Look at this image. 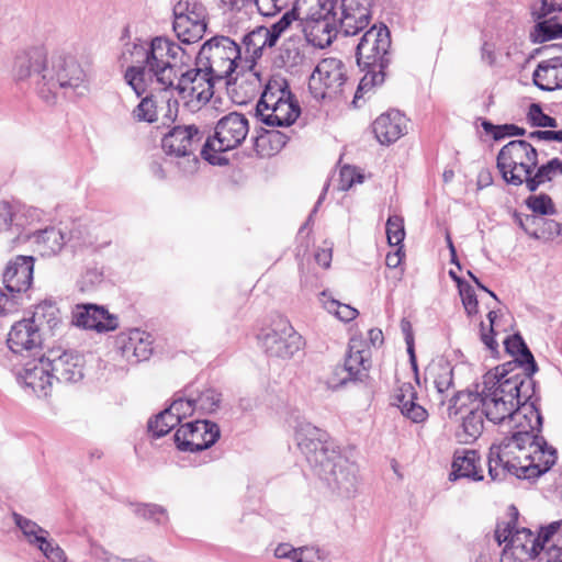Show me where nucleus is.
Returning <instances> with one entry per match:
<instances>
[{"instance_id": "f257e3e1", "label": "nucleus", "mask_w": 562, "mask_h": 562, "mask_svg": "<svg viewBox=\"0 0 562 562\" xmlns=\"http://www.w3.org/2000/svg\"><path fill=\"white\" fill-rule=\"evenodd\" d=\"M183 56V48L165 36L126 43L120 56L122 65H127L124 79L138 97L149 86L170 94L166 114L169 121H175L178 113L176 95L191 110H199L211 100L214 83L221 80L203 67L184 69Z\"/></svg>"}, {"instance_id": "f03ea898", "label": "nucleus", "mask_w": 562, "mask_h": 562, "mask_svg": "<svg viewBox=\"0 0 562 562\" xmlns=\"http://www.w3.org/2000/svg\"><path fill=\"white\" fill-rule=\"evenodd\" d=\"M472 392L486 419L506 428L505 432L513 435L515 430L542 426L540 412L528 403L535 393L533 381L529 376L509 372L487 373Z\"/></svg>"}, {"instance_id": "7ed1b4c3", "label": "nucleus", "mask_w": 562, "mask_h": 562, "mask_svg": "<svg viewBox=\"0 0 562 562\" xmlns=\"http://www.w3.org/2000/svg\"><path fill=\"white\" fill-rule=\"evenodd\" d=\"M540 430L541 427L515 430L491 446L487 467L492 481L502 480L506 473L533 479L550 470L557 461V450L538 435Z\"/></svg>"}, {"instance_id": "20e7f679", "label": "nucleus", "mask_w": 562, "mask_h": 562, "mask_svg": "<svg viewBox=\"0 0 562 562\" xmlns=\"http://www.w3.org/2000/svg\"><path fill=\"white\" fill-rule=\"evenodd\" d=\"M58 89L82 95L89 90V67L63 48H43L37 56V95L54 103Z\"/></svg>"}, {"instance_id": "39448f33", "label": "nucleus", "mask_w": 562, "mask_h": 562, "mask_svg": "<svg viewBox=\"0 0 562 562\" xmlns=\"http://www.w3.org/2000/svg\"><path fill=\"white\" fill-rule=\"evenodd\" d=\"M390 32L386 26H372L361 37L357 46V63L364 72L352 103L357 105L359 99L381 86L385 80V68L390 64Z\"/></svg>"}, {"instance_id": "423d86ee", "label": "nucleus", "mask_w": 562, "mask_h": 562, "mask_svg": "<svg viewBox=\"0 0 562 562\" xmlns=\"http://www.w3.org/2000/svg\"><path fill=\"white\" fill-rule=\"evenodd\" d=\"M514 512L508 520L497 522L494 537L499 546H504L501 554V562H529L535 560L542 550V541L546 536L551 537L559 531L561 521H553L542 527L539 532H533L529 528L517 527L518 512L516 507H510Z\"/></svg>"}, {"instance_id": "0eeeda50", "label": "nucleus", "mask_w": 562, "mask_h": 562, "mask_svg": "<svg viewBox=\"0 0 562 562\" xmlns=\"http://www.w3.org/2000/svg\"><path fill=\"white\" fill-rule=\"evenodd\" d=\"M300 113V106L286 80L282 77L270 78L256 106L259 120L269 126L284 127L292 125Z\"/></svg>"}, {"instance_id": "6e6552de", "label": "nucleus", "mask_w": 562, "mask_h": 562, "mask_svg": "<svg viewBox=\"0 0 562 562\" xmlns=\"http://www.w3.org/2000/svg\"><path fill=\"white\" fill-rule=\"evenodd\" d=\"M196 66L209 70L213 77L231 80L243 68V50L240 44L226 35H214L206 40L196 55Z\"/></svg>"}, {"instance_id": "1a4fd4ad", "label": "nucleus", "mask_w": 562, "mask_h": 562, "mask_svg": "<svg viewBox=\"0 0 562 562\" xmlns=\"http://www.w3.org/2000/svg\"><path fill=\"white\" fill-rule=\"evenodd\" d=\"M538 166V151L527 140L517 139L507 143L497 154V169L507 184H526Z\"/></svg>"}, {"instance_id": "9d476101", "label": "nucleus", "mask_w": 562, "mask_h": 562, "mask_svg": "<svg viewBox=\"0 0 562 562\" xmlns=\"http://www.w3.org/2000/svg\"><path fill=\"white\" fill-rule=\"evenodd\" d=\"M248 133L247 117L244 114L231 112L217 121L214 135L206 139L201 154L210 164H220L216 154L237 148L244 143Z\"/></svg>"}, {"instance_id": "9b49d317", "label": "nucleus", "mask_w": 562, "mask_h": 562, "mask_svg": "<svg viewBox=\"0 0 562 562\" xmlns=\"http://www.w3.org/2000/svg\"><path fill=\"white\" fill-rule=\"evenodd\" d=\"M35 313L30 317L16 322L9 333L8 346L14 353L22 355L24 351L31 358L22 369H16L15 380L23 391L31 395L35 390V363L33 359V347L35 337Z\"/></svg>"}, {"instance_id": "f8f14e48", "label": "nucleus", "mask_w": 562, "mask_h": 562, "mask_svg": "<svg viewBox=\"0 0 562 562\" xmlns=\"http://www.w3.org/2000/svg\"><path fill=\"white\" fill-rule=\"evenodd\" d=\"M472 391L459 392L454 395L447 407L449 418L461 416V424L456 431V436L461 443H471L475 441L484 428V412L480 403L474 402Z\"/></svg>"}, {"instance_id": "ddd939ff", "label": "nucleus", "mask_w": 562, "mask_h": 562, "mask_svg": "<svg viewBox=\"0 0 562 562\" xmlns=\"http://www.w3.org/2000/svg\"><path fill=\"white\" fill-rule=\"evenodd\" d=\"M172 29L183 44L202 40L207 29L206 8L196 0H176L172 7Z\"/></svg>"}, {"instance_id": "4468645a", "label": "nucleus", "mask_w": 562, "mask_h": 562, "mask_svg": "<svg viewBox=\"0 0 562 562\" xmlns=\"http://www.w3.org/2000/svg\"><path fill=\"white\" fill-rule=\"evenodd\" d=\"M258 341L268 357L283 360L293 358L304 346L303 337L285 319H280L262 330Z\"/></svg>"}, {"instance_id": "2eb2a0df", "label": "nucleus", "mask_w": 562, "mask_h": 562, "mask_svg": "<svg viewBox=\"0 0 562 562\" xmlns=\"http://www.w3.org/2000/svg\"><path fill=\"white\" fill-rule=\"evenodd\" d=\"M79 358L68 352L58 353L50 351L37 360V371L42 372L37 386L43 391L44 396L48 395L47 389L52 387L54 381L78 382L82 379V370L78 363Z\"/></svg>"}, {"instance_id": "dca6fc26", "label": "nucleus", "mask_w": 562, "mask_h": 562, "mask_svg": "<svg viewBox=\"0 0 562 562\" xmlns=\"http://www.w3.org/2000/svg\"><path fill=\"white\" fill-rule=\"evenodd\" d=\"M201 139L200 131L194 125L175 126L167 133L161 146L167 155L183 158L179 167L184 175H192L198 170L199 159L194 155V147Z\"/></svg>"}, {"instance_id": "f3484780", "label": "nucleus", "mask_w": 562, "mask_h": 562, "mask_svg": "<svg viewBox=\"0 0 562 562\" xmlns=\"http://www.w3.org/2000/svg\"><path fill=\"white\" fill-rule=\"evenodd\" d=\"M347 81L345 64L337 58L329 57L322 59L308 81V87L314 98H331L342 92Z\"/></svg>"}, {"instance_id": "a211bd4d", "label": "nucleus", "mask_w": 562, "mask_h": 562, "mask_svg": "<svg viewBox=\"0 0 562 562\" xmlns=\"http://www.w3.org/2000/svg\"><path fill=\"white\" fill-rule=\"evenodd\" d=\"M294 438L299 449L311 465H330L329 454L334 449L327 442L328 435L326 431L307 420H297L294 427Z\"/></svg>"}, {"instance_id": "6ab92c4d", "label": "nucleus", "mask_w": 562, "mask_h": 562, "mask_svg": "<svg viewBox=\"0 0 562 562\" xmlns=\"http://www.w3.org/2000/svg\"><path fill=\"white\" fill-rule=\"evenodd\" d=\"M243 63L250 69L248 78L240 82V87L245 83L246 93L251 97L259 92L263 81L260 75L252 71L256 60L262 56L266 47L274 46V43L268 35L266 26H258L245 34L241 38Z\"/></svg>"}, {"instance_id": "aec40b11", "label": "nucleus", "mask_w": 562, "mask_h": 562, "mask_svg": "<svg viewBox=\"0 0 562 562\" xmlns=\"http://www.w3.org/2000/svg\"><path fill=\"white\" fill-rule=\"evenodd\" d=\"M220 428L209 420H195L181 425L175 434L180 451L196 452L213 446L220 438Z\"/></svg>"}, {"instance_id": "412c9836", "label": "nucleus", "mask_w": 562, "mask_h": 562, "mask_svg": "<svg viewBox=\"0 0 562 562\" xmlns=\"http://www.w3.org/2000/svg\"><path fill=\"white\" fill-rule=\"evenodd\" d=\"M330 465H318L328 485L337 488L342 495L350 496L357 484L358 469L335 450L330 452Z\"/></svg>"}, {"instance_id": "4be33fe9", "label": "nucleus", "mask_w": 562, "mask_h": 562, "mask_svg": "<svg viewBox=\"0 0 562 562\" xmlns=\"http://www.w3.org/2000/svg\"><path fill=\"white\" fill-rule=\"evenodd\" d=\"M430 401L439 408L459 393L453 390V369L448 362H437L429 366L425 378Z\"/></svg>"}, {"instance_id": "5701e85b", "label": "nucleus", "mask_w": 562, "mask_h": 562, "mask_svg": "<svg viewBox=\"0 0 562 562\" xmlns=\"http://www.w3.org/2000/svg\"><path fill=\"white\" fill-rule=\"evenodd\" d=\"M71 324L78 328L105 333L117 328V318L95 304H77L71 312Z\"/></svg>"}, {"instance_id": "b1692460", "label": "nucleus", "mask_w": 562, "mask_h": 562, "mask_svg": "<svg viewBox=\"0 0 562 562\" xmlns=\"http://www.w3.org/2000/svg\"><path fill=\"white\" fill-rule=\"evenodd\" d=\"M34 258L32 256H15L5 266L2 281L11 293L26 292L33 281Z\"/></svg>"}, {"instance_id": "393cba45", "label": "nucleus", "mask_w": 562, "mask_h": 562, "mask_svg": "<svg viewBox=\"0 0 562 562\" xmlns=\"http://www.w3.org/2000/svg\"><path fill=\"white\" fill-rule=\"evenodd\" d=\"M305 38L313 46L325 48L329 46L338 33L336 14L299 20Z\"/></svg>"}, {"instance_id": "a878e982", "label": "nucleus", "mask_w": 562, "mask_h": 562, "mask_svg": "<svg viewBox=\"0 0 562 562\" xmlns=\"http://www.w3.org/2000/svg\"><path fill=\"white\" fill-rule=\"evenodd\" d=\"M116 344L127 360H147L153 351L151 336L140 329H132L120 334Z\"/></svg>"}, {"instance_id": "bb28decb", "label": "nucleus", "mask_w": 562, "mask_h": 562, "mask_svg": "<svg viewBox=\"0 0 562 562\" xmlns=\"http://www.w3.org/2000/svg\"><path fill=\"white\" fill-rule=\"evenodd\" d=\"M539 21L535 26L536 42L543 43L553 38L562 37V7L554 3L542 2Z\"/></svg>"}, {"instance_id": "cd10ccee", "label": "nucleus", "mask_w": 562, "mask_h": 562, "mask_svg": "<svg viewBox=\"0 0 562 562\" xmlns=\"http://www.w3.org/2000/svg\"><path fill=\"white\" fill-rule=\"evenodd\" d=\"M406 117L400 111L393 110L375 119L373 133L381 144L389 145L406 133Z\"/></svg>"}, {"instance_id": "c85d7f7f", "label": "nucleus", "mask_w": 562, "mask_h": 562, "mask_svg": "<svg viewBox=\"0 0 562 562\" xmlns=\"http://www.w3.org/2000/svg\"><path fill=\"white\" fill-rule=\"evenodd\" d=\"M483 477L481 458L475 450L461 449L454 452L452 471L449 475L450 481H457L459 479L482 481Z\"/></svg>"}, {"instance_id": "c756f323", "label": "nucleus", "mask_w": 562, "mask_h": 562, "mask_svg": "<svg viewBox=\"0 0 562 562\" xmlns=\"http://www.w3.org/2000/svg\"><path fill=\"white\" fill-rule=\"evenodd\" d=\"M393 404L401 409V413L413 423H423L428 417V412L416 403L417 392L412 383L400 384L392 396Z\"/></svg>"}, {"instance_id": "7c9ffc66", "label": "nucleus", "mask_w": 562, "mask_h": 562, "mask_svg": "<svg viewBox=\"0 0 562 562\" xmlns=\"http://www.w3.org/2000/svg\"><path fill=\"white\" fill-rule=\"evenodd\" d=\"M371 0H362L350 10L341 7L338 32L345 36H352L364 30L371 20Z\"/></svg>"}, {"instance_id": "2f4dec72", "label": "nucleus", "mask_w": 562, "mask_h": 562, "mask_svg": "<svg viewBox=\"0 0 562 562\" xmlns=\"http://www.w3.org/2000/svg\"><path fill=\"white\" fill-rule=\"evenodd\" d=\"M532 79L533 83L544 91L562 88V57H550L540 61Z\"/></svg>"}, {"instance_id": "473e14b6", "label": "nucleus", "mask_w": 562, "mask_h": 562, "mask_svg": "<svg viewBox=\"0 0 562 562\" xmlns=\"http://www.w3.org/2000/svg\"><path fill=\"white\" fill-rule=\"evenodd\" d=\"M66 244V233L57 226L37 229V255L50 258L60 252Z\"/></svg>"}, {"instance_id": "72a5a7b5", "label": "nucleus", "mask_w": 562, "mask_h": 562, "mask_svg": "<svg viewBox=\"0 0 562 562\" xmlns=\"http://www.w3.org/2000/svg\"><path fill=\"white\" fill-rule=\"evenodd\" d=\"M37 315L41 317L40 329L46 330L49 335H55L63 327V314L58 302L48 297L37 303Z\"/></svg>"}, {"instance_id": "f704fd0d", "label": "nucleus", "mask_w": 562, "mask_h": 562, "mask_svg": "<svg viewBox=\"0 0 562 562\" xmlns=\"http://www.w3.org/2000/svg\"><path fill=\"white\" fill-rule=\"evenodd\" d=\"M504 345L507 352L512 356L520 357L519 362L524 367V373H521L520 376H529L531 379L538 368L532 353L526 346L522 338L519 335H513L505 339Z\"/></svg>"}, {"instance_id": "c9c22d12", "label": "nucleus", "mask_w": 562, "mask_h": 562, "mask_svg": "<svg viewBox=\"0 0 562 562\" xmlns=\"http://www.w3.org/2000/svg\"><path fill=\"white\" fill-rule=\"evenodd\" d=\"M336 0H295L294 8L297 20L327 16L336 14L334 8Z\"/></svg>"}, {"instance_id": "e433bc0d", "label": "nucleus", "mask_w": 562, "mask_h": 562, "mask_svg": "<svg viewBox=\"0 0 562 562\" xmlns=\"http://www.w3.org/2000/svg\"><path fill=\"white\" fill-rule=\"evenodd\" d=\"M558 175H562V160L559 158H553L547 164L537 166L531 178L528 179V191H537L541 184L551 181Z\"/></svg>"}, {"instance_id": "4c0bfd02", "label": "nucleus", "mask_w": 562, "mask_h": 562, "mask_svg": "<svg viewBox=\"0 0 562 562\" xmlns=\"http://www.w3.org/2000/svg\"><path fill=\"white\" fill-rule=\"evenodd\" d=\"M48 532L37 526V549L43 553L48 562H67V555L59 544Z\"/></svg>"}, {"instance_id": "58836bf2", "label": "nucleus", "mask_w": 562, "mask_h": 562, "mask_svg": "<svg viewBox=\"0 0 562 562\" xmlns=\"http://www.w3.org/2000/svg\"><path fill=\"white\" fill-rule=\"evenodd\" d=\"M535 562H562V536L559 531L551 537L546 536L542 541V550L533 560Z\"/></svg>"}, {"instance_id": "ea45409f", "label": "nucleus", "mask_w": 562, "mask_h": 562, "mask_svg": "<svg viewBox=\"0 0 562 562\" xmlns=\"http://www.w3.org/2000/svg\"><path fill=\"white\" fill-rule=\"evenodd\" d=\"M196 411L193 398H177L168 408L160 413V418H169L172 424H179L183 418Z\"/></svg>"}, {"instance_id": "a19ab883", "label": "nucleus", "mask_w": 562, "mask_h": 562, "mask_svg": "<svg viewBox=\"0 0 562 562\" xmlns=\"http://www.w3.org/2000/svg\"><path fill=\"white\" fill-rule=\"evenodd\" d=\"M33 54L34 50L32 47L16 52L12 67V75L16 82L24 81L31 77L33 68Z\"/></svg>"}, {"instance_id": "79ce46f5", "label": "nucleus", "mask_w": 562, "mask_h": 562, "mask_svg": "<svg viewBox=\"0 0 562 562\" xmlns=\"http://www.w3.org/2000/svg\"><path fill=\"white\" fill-rule=\"evenodd\" d=\"M368 352L366 350L356 349L353 344L350 345L344 367L348 370L355 380L361 379L362 371L368 369Z\"/></svg>"}, {"instance_id": "37998d69", "label": "nucleus", "mask_w": 562, "mask_h": 562, "mask_svg": "<svg viewBox=\"0 0 562 562\" xmlns=\"http://www.w3.org/2000/svg\"><path fill=\"white\" fill-rule=\"evenodd\" d=\"M195 409L204 414H211L220 407L222 395L214 389H206L193 398Z\"/></svg>"}, {"instance_id": "c03bdc74", "label": "nucleus", "mask_w": 562, "mask_h": 562, "mask_svg": "<svg viewBox=\"0 0 562 562\" xmlns=\"http://www.w3.org/2000/svg\"><path fill=\"white\" fill-rule=\"evenodd\" d=\"M132 117L136 122L153 123L157 121V106L151 97H145L132 111Z\"/></svg>"}, {"instance_id": "a18cd8bd", "label": "nucleus", "mask_w": 562, "mask_h": 562, "mask_svg": "<svg viewBox=\"0 0 562 562\" xmlns=\"http://www.w3.org/2000/svg\"><path fill=\"white\" fill-rule=\"evenodd\" d=\"M482 127L487 134H492L495 140L510 136H522L526 131L514 124L494 125L488 121L482 122Z\"/></svg>"}, {"instance_id": "49530a36", "label": "nucleus", "mask_w": 562, "mask_h": 562, "mask_svg": "<svg viewBox=\"0 0 562 562\" xmlns=\"http://www.w3.org/2000/svg\"><path fill=\"white\" fill-rule=\"evenodd\" d=\"M386 237L391 246H397L404 240V221L401 216L392 215L387 218Z\"/></svg>"}, {"instance_id": "de8ad7c7", "label": "nucleus", "mask_w": 562, "mask_h": 562, "mask_svg": "<svg viewBox=\"0 0 562 562\" xmlns=\"http://www.w3.org/2000/svg\"><path fill=\"white\" fill-rule=\"evenodd\" d=\"M527 206L537 214L549 215L555 212L552 200L547 194L531 195L526 201Z\"/></svg>"}, {"instance_id": "09e8293b", "label": "nucleus", "mask_w": 562, "mask_h": 562, "mask_svg": "<svg viewBox=\"0 0 562 562\" xmlns=\"http://www.w3.org/2000/svg\"><path fill=\"white\" fill-rule=\"evenodd\" d=\"M528 120L533 126L558 127L557 120L543 113L541 106L538 103L530 104L528 111Z\"/></svg>"}, {"instance_id": "8fccbe9b", "label": "nucleus", "mask_w": 562, "mask_h": 562, "mask_svg": "<svg viewBox=\"0 0 562 562\" xmlns=\"http://www.w3.org/2000/svg\"><path fill=\"white\" fill-rule=\"evenodd\" d=\"M297 20L295 8L291 11H286L279 21L273 23L270 27H267L270 40L277 44L281 34L291 25V23Z\"/></svg>"}, {"instance_id": "3c124183", "label": "nucleus", "mask_w": 562, "mask_h": 562, "mask_svg": "<svg viewBox=\"0 0 562 562\" xmlns=\"http://www.w3.org/2000/svg\"><path fill=\"white\" fill-rule=\"evenodd\" d=\"M349 381H356L348 370L342 366H336L330 374L326 378L325 384L329 390H337L347 384Z\"/></svg>"}, {"instance_id": "603ef678", "label": "nucleus", "mask_w": 562, "mask_h": 562, "mask_svg": "<svg viewBox=\"0 0 562 562\" xmlns=\"http://www.w3.org/2000/svg\"><path fill=\"white\" fill-rule=\"evenodd\" d=\"M325 308L337 316L342 322H350L358 315V311L347 304H341L338 301L331 300L324 303Z\"/></svg>"}, {"instance_id": "864d4df0", "label": "nucleus", "mask_w": 562, "mask_h": 562, "mask_svg": "<svg viewBox=\"0 0 562 562\" xmlns=\"http://www.w3.org/2000/svg\"><path fill=\"white\" fill-rule=\"evenodd\" d=\"M288 137L278 131L267 132L265 136H261L257 139V147H261L267 143L271 146V151L267 153V155H273L281 150L283 146L286 144Z\"/></svg>"}, {"instance_id": "5fc2aeb1", "label": "nucleus", "mask_w": 562, "mask_h": 562, "mask_svg": "<svg viewBox=\"0 0 562 562\" xmlns=\"http://www.w3.org/2000/svg\"><path fill=\"white\" fill-rule=\"evenodd\" d=\"M263 16H273L288 7L292 0H252Z\"/></svg>"}, {"instance_id": "6e6d98bb", "label": "nucleus", "mask_w": 562, "mask_h": 562, "mask_svg": "<svg viewBox=\"0 0 562 562\" xmlns=\"http://www.w3.org/2000/svg\"><path fill=\"white\" fill-rule=\"evenodd\" d=\"M91 554L99 562H150L145 559H122L98 544L91 546Z\"/></svg>"}, {"instance_id": "4d7b16f0", "label": "nucleus", "mask_w": 562, "mask_h": 562, "mask_svg": "<svg viewBox=\"0 0 562 562\" xmlns=\"http://www.w3.org/2000/svg\"><path fill=\"white\" fill-rule=\"evenodd\" d=\"M459 294L467 314L469 316L476 314L479 303L473 288L467 283L459 289Z\"/></svg>"}, {"instance_id": "13d9d810", "label": "nucleus", "mask_w": 562, "mask_h": 562, "mask_svg": "<svg viewBox=\"0 0 562 562\" xmlns=\"http://www.w3.org/2000/svg\"><path fill=\"white\" fill-rule=\"evenodd\" d=\"M12 517L16 527L21 530L24 539L30 544L35 543V522L18 513H13Z\"/></svg>"}, {"instance_id": "bf43d9fd", "label": "nucleus", "mask_w": 562, "mask_h": 562, "mask_svg": "<svg viewBox=\"0 0 562 562\" xmlns=\"http://www.w3.org/2000/svg\"><path fill=\"white\" fill-rule=\"evenodd\" d=\"M363 181V176L360 175L356 168L350 166H345L340 169V181L339 188L341 190L350 189L356 182L361 183Z\"/></svg>"}, {"instance_id": "052dcab7", "label": "nucleus", "mask_w": 562, "mask_h": 562, "mask_svg": "<svg viewBox=\"0 0 562 562\" xmlns=\"http://www.w3.org/2000/svg\"><path fill=\"white\" fill-rule=\"evenodd\" d=\"M138 514L146 519H154L157 524H165L168 520L166 509L158 505H143L138 508Z\"/></svg>"}, {"instance_id": "680f3d73", "label": "nucleus", "mask_w": 562, "mask_h": 562, "mask_svg": "<svg viewBox=\"0 0 562 562\" xmlns=\"http://www.w3.org/2000/svg\"><path fill=\"white\" fill-rule=\"evenodd\" d=\"M178 424H172L169 418H160V413L155 417V419L149 420L148 428L156 437H162L167 435L172 428H175Z\"/></svg>"}, {"instance_id": "e2e57ef3", "label": "nucleus", "mask_w": 562, "mask_h": 562, "mask_svg": "<svg viewBox=\"0 0 562 562\" xmlns=\"http://www.w3.org/2000/svg\"><path fill=\"white\" fill-rule=\"evenodd\" d=\"M540 222H541V217H539L535 214L526 215V216L519 218V226L530 237L538 239L541 236L537 228V226L540 225Z\"/></svg>"}, {"instance_id": "0e129e2a", "label": "nucleus", "mask_w": 562, "mask_h": 562, "mask_svg": "<svg viewBox=\"0 0 562 562\" xmlns=\"http://www.w3.org/2000/svg\"><path fill=\"white\" fill-rule=\"evenodd\" d=\"M296 562H319V550L314 547H300L296 549Z\"/></svg>"}, {"instance_id": "69168bd1", "label": "nucleus", "mask_w": 562, "mask_h": 562, "mask_svg": "<svg viewBox=\"0 0 562 562\" xmlns=\"http://www.w3.org/2000/svg\"><path fill=\"white\" fill-rule=\"evenodd\" d=\"M102 279V274L97 270H88L79 281V288L81 292L91 290L94 284L99 283Z\"/></svg>"}, {"instance_id": "338daca9", "label": "nucleus", "mask_w": 562, "mask_h": 562, "mask_svg": "<svg viewBox=\"0 0 562 562\" xmlns=\"http://www.w3.org/2000/svg\"><path fill=\"white\" fill-rule=\"evenodd\" d=\"M297 548H294L290 543H279L274 549V557L277 559H288L292 562H296Z\"/></svg>"}, {"instance_id": "774afa93", "label": "nucleus", "mask_w": 562, "mask_h": 562, "mask_svg": "<svg viewBox=\"0 0 562 562\" xmlns=\"http://www.w3.org/2000/svg\"><path fill=\"white\" fill-rule=\"evenodd\" d=\"M401 329L404 334V338H405V342L407 345V351L412 358V360H414L415 358V355H414V336H413V329H412V324L403 318L401 321Z\"/></svg>"}]
</instances>
